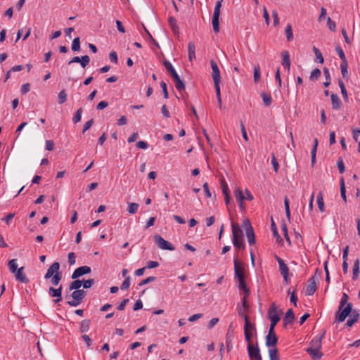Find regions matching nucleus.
<instances>
[{"label":"nucleus","mask_w":360,"mask_h":360,"mask_svg":"<svg viewBox=\"0 0 360 360\" xmlns=\"http://www.w3.org/2000/svg\"><path fill=\"white\" fill-rule=\"evenodd\" d=\"M313 51L316 56V58L317 61L319 63H321V64L323 63V62H324L323 57L322 53L320 51V50L318 48H316V46H314Z\"/></svg>","instance_id":"37"},{"label":"nucleus","mask_w":360,"mask_h":360,"mask_svg":"<svg viewBox=\"0 0 360 360\" xmlns=\"http://www.w3.org/2000/svg\"><path fill=\"white\" fill-rule=\"evenodd\" d=\"M160 86L162 89L164 98H168L169 95H168V91H167V84L164 81H162L160 82Z\"/></svg>","instance_id":"58"},{"label":"nucleus","mask_w":360,"mask_h":360,"mask_svg":"<svg viewBox=\"0 0 360 360\" xmlns=\"http://www.w3.org/2000/svg\"><path fill=\"white\" fill-rule=\"evenodd\" d=\"M295 316L292 309H288L283 318V326L286 327L288 325L292 324L295 321Z\"/></svg>","instance_id":"14"},{"label":"nucleus","mask_w":360,"mask_h":360,"mask_svg":"<svg viewBox=\"0 0 360 360\" xmlns=\"http://www.w3.org/2000/svg\"><path fill=\"white\" fill-rule=\"evenodd\" d=\"M82 285V281L78 280V279L77 280H75L74 281L70 283V284L69 285V290H80L79 288H81Z\"/></svg>","instance_id":"32"},{"label":"nucleus","mask_w":360,"mask_h":360,"mask_svg":"<svg viewBox=\"0 0 360 360\" xmlns=\"http://www.w3.org/2000/svg\"><path fill=\"white\" fill-rule=\"evenodd\" d=\"M188 51L189 60L192 61L193 59H195V46L193 42L191 41L188 43Z\"/></svg>","instance_id":"26"},{"label":"nucleus","mask_w":360,"mask_h":360,"mask_svg":"<svg viewBox=\"0 0 360 360\" xmlns=\"http://www.w3.org/2000/svg\"><path fill=\"white\" fill-rule=\"evenodd\" d=\"M286 38L288 41L293 39L292 28L290 24H288L285 27Z\"/></svg>","instance_id":"43"},{"label":"nucleus","mask_w":360,"mask_h":360,"mask_svg":"<svg viewBox=\"0 0 360 360\" xmlns=\"http://www.w3.org/2000/svg\"><path fill=\"white\" fill-rule=\"evenodd\" d=\"M58 103L60 104H63L67 101V94L64 89L61 90L59 92V94L58 95Z\"/></svg>","instance_id":"48"},{"label":"nucleus","mask_w":360,"mask_h":360,"mask_svg":"<svg viewBox=\"0 0 360 360\" xmlns=\"http://www.w3.org/2000/svg\"><path fill=\"white\" fill-rule=\"evenodd\" d=\"M139 207V205L138 203H136V202H129L128 203L127 211L130 214H135L136 212H137Z\"/></svg>","instance_id":"36"},{"label":"nucleus","mask_w":360,"mask_h":360,"mask_svg":"<svg viewBox=\"0 0 360 360\" xmlns=\"http://www.w3.org/2000/svg\"><path fill=\"white\" fill-rule=\"evenodd\" d=\"M82 113V108H79L75 113L74 117L72 118V121L74 123H77L81 120Z\"/></svg>","instance_id":"49"},{"label":"nucleus","mask_w":360,"mask_h":360,"mask_svg":"<svg viewBox=\"0 0 360 360\" xmlns=\"http://www.w3.org/2000/svg\"><path fill=\"white\" fill-rule=\"evenodd\" d=\"M340 194L341 197L345 201V202H347V195H346V188L345 184V180L343 177H341L340 179Z\"/></svg>","instance_id":"29"},{"label":"nucleus","mask_w":360,"mask_h":360,"mask_svg":"<svg viewBox=\"0 0 360 360\" xmlns=\"http://www.w3.org/2000/svg\"><path fill=\"white\" fill-rule=\"evenodd\" d=\"M163 65L166 70L169 72L171 77L175 82V86L177 91H181L185 89L184 82L180 79L175 69L169 61L165 60Z\"/></svg>","instance_id":"3"},{"label":"nucleus","mask_w":360,"mask_h":360,"mask_svg":"<svg viewBox=\"0 0 360 360\" xmlns=\"http://www.w3.org/2000/svg\"><path fill=\"white\" fill-rule=\"evenodd\" d=\"M233 243H237L238 240H243V233L238 224L232 223Z\"/></svg>","instance_id":"9"},{"label":"nucleus","mask_w":360,"mask_h":360,"mask_svg":"<svg viewBox=\"0 0 360 360\" xmlns=\"http://www.w3.org/2000/svg\"><path fill=\"white\" fill-rule=\"evenodd\" d=\"M243 226L245 228V232L247 231V230H250V229H253L252 226H251V224H250L249 219H245L243 220Z\"/></svg>","instance_id":"63"},{"label":"nucleus","mask_w":360,"mask_h":360,"mask_svg":"<svg viewBox=\"0 0 360 360\" xmlns=\"http://www.w3.org/2000/svg\"><path fill=\"white\" fill-rule=\"evenodd\" d=\"M233 264L235 277L237 278L238 279L244 278L245 269L243 264L238 260L237 257H234Z\"/></svg>","instance_id":"7"},{"label":"nucleus","mask_w":360,"mask_h":360,"mask_svg":"<svg viewBox=\"0 0 360 360\" xmlns=\"http://www.w3.org/2000/svg\"><path fill=\"white\" fill-rule=\"evenodd\" d=\"M8 266L9 270L13 274L15 273V271L18 269L16 259H11L8 263Z\"/></svg>","instance_id":"34"},{"label":"nucleus","mask_w":360,"mask_h":360,"mask_svg":"<svg viewBox=\"0 0 360 360\" xmlns=\"http://www.w3.org/2000/svg\"><path fill=\"white\" fill-rule=\"evenodd\" d=\"M156 279L155 276H150L141 281V282L139 284V286H142L143 285H146L150 282L154 281Z\"/></svg>","instance_id":"57"},{"label":"nucleus","mask_w":360,"mask_h":360,"mask_svg":"<svg viewBox=\"0 0 360 360\" xmlns=\"http://www.w3.org/2000/svg\"><path fill=\"white\" fill-rule=\"evenodd\" d=\"M62 289L63 287L61 285L58 288H54L53 287H50L49 288V295L51 297H56V300L53 302L57 304L63 300L62 297Z\"/></svg>","instance_id":"8"},{"label":"nucleus","mask_w":360,"mask_h":360,"mask_svg":"<svg viewBox=\"0 0 360 360\" xmlns=\"http://www.w3.org/2000/svg\"><path fill=\"white\" fill-rule=\"evenodd\" d=\"M308 282H309V284L307 285V288H306V295L310 296V295H312L316 290V283L315 277L314 276L311 277L309 279Z\"/></svg>","instance_id":"15"},{"label":"nucleus","mask_w":360,"mask_h":360,"mask_svg":"<svg viewBox=\"0 0 360 360\" xmlns=\"http://www.w3.org/2000/svg\"><path fill=\"white\" fill-rule=\"evenodd\" d=\"M271 229H272L273 235H274V237L276 238V240L278 242L282 241V238H281V236H279V234L278 233L276 224L274 223L273 219H271Z\"/></svg>","instance_id":"44"},{"label":"nucleus","mask_w":360,"mask_h":360,"mask_svg":"<svg viewBox=\"0 0 360 360\" xmlns=\"http://www.w3.org/2000/svg\"><path fill=\"white\" fill-rule=\"evenodd\" d=\"M91 269L89 266H82L80 267H78L77 269H76L73 274H72V276L71 278L72 279H76L84 274H89L91 273Z\"/></svg>","instance_id":"10"},{"label":"nucleus","mask_w":360,"mask_h":360,"mask_svg":"<svg viewBox=\"0 0 360 360\" xmlns=\"http://www.w3.org/2000/svg\"><path fill=\"white\" fill-rule=\"evenodd\" d=\"M320 350H321V349L308 347L306 349V352L310 355V356L312 358V359L319 360L323 356V353L321 352Z\"/></svg>","instance_id":"17"},{"label":"nucleus","mask_w":360,"mask_h":360,"mask_svg":"<svg viewBox=\"0 0 360 360\" xmlns=\"http://www.w3.org/2000/svg\"><path fill=\"white\" fill-rule=\"evenodd\" d=\"M347 67H348L347 61L341 62V64H340L341 74L344 78H348Z\"/></svg>","instance_id":"35"},{"label":"nucleus","mask_w":360,"mask_h":360,"mask_svg":"<svg viewBox=\"0 0 360 360\" xmlns=\"http://www.w3.org/2000/svg\"><path fill=\"white\" fill-rule=\"evenodd\" d=\"M335 51H336L337 53L338 54V56H340L342 62L347 61L345 53H344L342 49L340 46H337L335 48Z\"/></svg>","instance_id":"51"},{"label":"nucleus","mask_w":360,"mask_h":360,"mask_svg":"<svg viewBox=\"0 0 360 360\" xmlns=\"http://www.w3.org/2000/svg\"><path fill=\"white\" fill-rule=\"evenodd\" d=\"M234 194H235V197H236L237 202L243 201L245 198V197L243 193V191L240 188H237L234 191Z\"/></svg>","instance_id":"42"},{"label":"nucleus","mask_w":360,"mask_h":360,"mask_svg":"<svg viewBox=\"0 0 360 360\" xmlns=\"http://www.w3.org/2000/svg\"><path fill=\"white\" fill-rule=\"evenodd\" d=\"M332 108L334 110H339L341 108L342 102L338 95L332 94L330 95Z\"/></svg>","instance_id":"21"},{"label":"nucleus","mask_w":360,"mask_h":360,"mask_svg":"<svg viewBox=\"0 0 360 360\" xmlns=\"http://www.w3.org/2000/svg\"><path fill=\"white\" fill-rule=\"evenodd\" d=\"M94 124V119H91L89 120V121H87L84 127H83V129H82V133H85L88 129H90V127L93 125Z\"/></svg>","instance_id":"59"},{"label":"nucleus","mask_w":360,"mask_h":360,"mask_svg":"<svg viewBox=\"0 0 360 360\" xmlns=\"http://www.w3.org/2000/svg\"><path fill=\"white\" fill-rule=\"evenodd\" d=\"M233 339V332L231 330V326L229 327L228 332L226 335V345L228 352H229L232 349V340Z\"/></svg>","instance_id":"20"},{"label":"nucleus","mask_w":360,"mask_h":360,"mask_svg":"<svg viewBox=\"0 0 360 360\" xmlns=\"http://www.w3.org/2000/svg\"><path fill=\"white\" fill-rule=\"evenodd\" d=\"M244 321H245L244 331L252 333L256 330L255 325L250 323L249 318L247 315H244Z\"/></svg>","instance_id":"24"},{"label":"nucleus","mask_w":360,"mask_h":360,"mask_svg":"<svg viewBox=\"0 0 360 360\" xmlns=\"http://www.w3.org/2000/svg\"><path fill=\"white\" fill-rule=\"evenodd\" d=\"M94 283H95V281H94V279H93V278H89L86 281H82V285H83L84 288H91L94 284Z\"/></svg>","instance_id":"54"},{"label":"nucleus","mask_w":360,"mask_h":360,"mask_svg":"<svg viewBox=\"0 0 360 360\" xmlns=\"http://www.w3.org/2000/svg\"><path fill=\"white\" fill-rule=\"evenodd\" d=\"M90 320L89 319H84L81 321L80 323V327H79V331L80 333H84L89 330L90 328Z\"/></svg>","instance_id":"27"},{"label":"nucleus","mask_w":360,"mask_h":360,"mask_svg":"<svg viewBox=\"0 0 360 360\" xmlns=\"http://www.w3.org/2000/svg\"><path fill=\"white\" fill-rule=\"evenodd\" d=\"M68 263L70 265H73L75 264L76 262V260H75V254L74 252H70L68 254Z\"/></svg>","instance_id":"62"},{"label":"nucleus","mask_w":360,"mask_h":360,"mask_svg":"<svg viewBox=\"0 0 360 360\" xmlns=\"http://www.w3.org/2000/svg\"><path fill=\"white\" fill-rule=\"evenodd\" d=\"M261 71L259 65L255 66L254 68V82L258 83L260 81Z\"/></svg>","instance_id":"41"},{"label":"nucleus","mask_w":360,"mask_h":360,"mask_svg":"<svg viewBox=\"0 0 360 360\" xmlns=\"http://www.w3.org/2000/svg\"><path fill=\"white\" fill-rule=\"evenodd\" d=\"M318 143H319L318 139L316 138L314 139V144L313 148H312V149L311 150V165H314V163L316 162V153Z\"/></svg>","instance_id":"31"},{"label":"nucleus","mask_w":360,"mask_h":360,"mask_svg":"<svg viewBox=\"0 0 360 360\" xmlns=\"http://www.w3.org/2000/svg\"><path fill=\"white\" fill-rule=\"evenodd\" d=\"M80 65L82 68H86L89 63V61H90V58L89 57V56L87 55H85V56H83L80 58Z\"/></svg>","instance_id":"50"},{"label":"nucleus","mask_w":360,"mask_h":360,"mask_svg":"<svg viewBox=\"0 0 360 360\" xmlns=\"http://www.w3.org/2000/svg\"><path fill=\"white\" fill-rule=\"evenodd\" d=\"M272 16L274 18V26L276 27L279 25L280 20H279L278 12L276 10H274L272 11Z\"/></svg>","instance_id":"60"},{"label":"nucleus","mask_w":360,"mask_h":360,"mask_svg":"<svg viewBox=\"0 0 360 360\" xmlns=\"http://www.w3.org/2000/svg\"><path fill=\"white\" fill-rule=\"evenodd\" d=\"M86 292L84 290H77L72 292L71 297L72 300L68 301V304L71 307H77L79 305L83 299L85 297Z\"/></svg>","instance_id":"4"},{"label":"nucleus","mask_w":360,"mask_h":360,"mask_svg":"<svg viewBox=\"0 0 360 360\" xmlns=\"http://www.w3.org/2000/svg\"><path fill=\"white\" fill-rule=\"evenodd\" d=\"M51 278V283L53 285H58L62 279L61 272L55 274L54 276H53Z\"/></svg>","instance_id":"38"},{"label":"nucleus","mask_w":360,"mask_h":360,"mask_svg":"<svg viewBox=\"0 0 360 360\" xmlns=\"http://www.w3.org/2000/svg\"><path fill=\"white\" fill-rule=\"evenodd\" d=\"M72 50L73 51H78L80 49V39L79 37H76L73 39L72 43Z\"/></svg>","instance_id":"47"},{"label":"nucleus","mask_w":360,"mask_h":360,"mask_svg":"<svg viewBox=\"0 0 360 360\" xmlns=\"http://www.w3.org/2000/svg\"><path fill=\"white\" fill-rule=\"evenodd\" d=\"M169 24L170 25L173 32L174 33H177L178 31H179V27L176 25V20L175 18H174L172 16L169 17Z\"/></svg>","instance_id":"46"},{"label":"nucleus","mask_w":360,"mask_h":360,"mask_svg":"<svg viewBox=\"0 0 360 360\" xmlns=\"http://www.w3.org/2000/svg\"><path fill=\"white\" fill-rule=\"evenodd\" d=\"M210 64H211V68L212 70V77L213 79V81L214 82H220V79H221L220 71L218 68L217 63L214 60H212L210 61Z\"/></svg>","instance_id":"13"},{"label":"nucleus","mask_w":360,"mask_h":360,"mask_svg":"<svg viewBox=\"0 0 360 360\" xmlns=\"http://www.w3.org/2000/svg\"><path fill=\"white\" fill-rule=\"evenodd\" d=\"M351 313H352V314L350 316V318L347 320V321L346 323V325L348 327L352 326L354 325V323H356L359 318V314L356 310H354V311L352 310Z\"/></svg>","instance_id":"23"},{"label":"nucleus","mask_w":360,"mask_h":360,"mask_svg":"<svg viewBox=\"0 0 360 360\" xmlns=\"http://www.w3.org/2000/svg\"><path fill=\"white\" fill-rule=\"evenodd\" d=\"M327 24H328V28L331 31L334 32L335 30V28H336L335 22L334 21H333L330 17H328L327 19Z\"/></svg>","instance_id":"61"},{"label":"nucleus","mask_w":360,"mask_h":360,"mask_svg":"<svg viewBox=\"0 0 360 360\" xmlns=\"http://www.w3.org/2000/svg\"><path fill=\"white\" fill-rule=\"evenodd\" d=\"M136 146L139 148H141V149H147L148 148V144L147 143V142L146 141H139L136 143Z\"/></svg>","instance_id":"64"},{"label":"nucleus","mask_w":360,"mask_h":360,"mask_svg":"<svg viewBox=\"0 0 360 360\" xmlns=\"http://www.w3.org/2000/svg\"><path fill=\"white\" fill-rule=\"evenodd\" d=\"M269 354L270 360H280L278 356V352L276 348L269 349Z\"/></svg>","instance_id":"39"},{"label":"nucleus","mask_w":360,"mask_h":360,"mask_svg":"<svg viewBox=\"0 0 360 360\" xmlns=\"http://www.w3.org/2000/svg\"><path fill=\"white\" fill-rule=\"evenodd\" d=\"M248 352L250 360H262L257 344L253 345L252 343H248Z\"/></svg>","instance_id":"6"},{"label":"nucleus","mask_w":360,"mask_h":360,"mask_svg":"<svg viewBox=\"0 0 360 360\" xmlns=\"http://www.w3.org/2000/svg\"><path fill=\"white\" fill-rule=\"evenodd\" d=\"M267 316L271 321L269 330L266 337V345L269 347H275L278 342V338L275 333V326L280 321V316L277 314V307L275 303L270 306Z\"/></svg>","instance_id":"1"},{"label":"nucleus","mask_w":360,"mask_h":360,"mask_svg":"<svg viewBox=\"0 0 360 360\" xmlns=\"http://www.w3.org/2000/svg\"><path fill=\"white\" fill-rule=\"evenodd\" d=\"M282 56V65L288 70H290V55L288 51H283L281 53Z\"/></svg>","instance_id":"19"},{"label":"nucleus","mask_w":360,"mask_h":360,"mask_svg":"<svg viewBox=\"0 0 360 360\" xmlns=\"http://www.w3.org/2000/svg\"><path fill=\"white\" fill-rule=\"evenodd\" d=\"M338 84L340 88L341 93H342V97H343L345 101H348L347 91L346 87L345 86V84L341 79H339Z\"/></svg>","instance_id":"28"},{"label":"nucleus","mask_w":360,"mask_h":360,"mask_svg":"<svg viewBox=\"0 0 360 360\" xmlns=\"http://www.w3.org/2000/svg\"><path fill=\"white\" fill-rule=\"evenodd\" d=\"M271 164L273 165L274 171L276 172H278L279 164L278 163L275 155L274 153L271 154Z\"/></svg>","instance_id":"55"},{"label":"nucleus","mask_w":360,"mask_h":360,"mask_svg":"<svg viewBox=\"0 0 360 360\" xmlns=\"http://www.w3.org/2000/svg\"><path fill=\"white\" fill-rule=\"evenodd\" d=\"M238 280L239 283L238 288L244 292V295H245V297H248L250 295V290L249 288L247 287L245 278Z\"/></svg>","instance_id":"25"},{"label":"nucleus","mask_w":360,"mask_h":360,"mask_svg":"<svg viewBox=\"0 0 360 360\" xmlns=\"http://www.w3.org/2000/svg\"><path fill=\"white\" fill-rule=\"evenodd\" d=\"M262 98L264 102V104L266 106H269L271 104L272 98L269 94L262 93Z\"/></svg>","instance_id":"40"},{"label":"nucleus","mask_w":360,"mask_h":360,"mask_svg":"<svg viewBox=\"0 0 360 360\" xmlns=\"http://www.w3.org/2000/svg\"><path fill=\"white\" fill-rule=\"evenodd\" d=\"M284 206L286 217L288 221H290V201L287 196L284 198Z\"/></svg>","instance_id":"33"},{"label":"nucleus","mask_w":360,"mask_h":360,"mask_svg":"<svg viewBox=\"0 0 360 360\" xmlns=\"http://www.w3.org/2000/svg\"><path fill=\"white\" fill-rule=\"evenodd\" d=\"M59 269L60 264L58 262H53L47 269V271L44 276V278L48 280L54 276L55 274L60 273Z\"/></svg>","instance_id":"11"},{"label":"nucleus","mask_w":360,"mask_h":360,"mask_svg":"<svg viewBox=\"0 0 360 360\" xmlns=\"http://www.w3.org/2000/svg\"><path fill=\"white\" fill-rule=\"evenodd\" d=\"M276 260L279 265V271L282 274H289V269L288 266L285 264L284 261L280 258L279 257H276Z\"/></svg>","instance_id":"22"},{"label":"nucleus","mask_w":360,"mask_h":360,"mask_svg":"<svg viewBox=\"0 0 360 360\" xmlns=\"http://www.w3.org/2000/svg\"><path fill=\"white\" fill-rule=\"evenodd\" d=\"M337 165L340 174L344 173L345 172V165L343 162L342 158L340 157L338 160Z\"/></svg>","instance_id":"52"},{"label":"nucleus","mask_w":360,"mask_h":360,"mask_svg":"<svg viewBox=\"0 0 360 360\" xmlns=\"http://www.w3.org/2000/svg\"><path fill=\"white\" fill-rule=\"evenodd\" d=\"M129 285H130V276H127L123 281V283L121 285V289L122 290H127L129 288Z\"/></svg>","instance_id":"56"},{"label":"nucleus","mask_w":360,"mask_h":360,"mask_svg":"<svg viewBox=\"0 0 360 360\" xmlns=\"http://www.w3.org/2000/svg\"><path fill=\"white\" fill-rule=\"evenodd\" d=\"M326 334V331L324 330L323 333L320 336L315 337L310 342L311 348H316V349H321V345H322V339L323 338L324 335Z\"/></svg>","instance_id":"18"},{"label":"nucleus","mask_w":360,"mask_h":360,"mask_svg":"<svg viewBox=\"0 0 360 360\" xmlns=\"http://www.w3.org/2000/svg\"><path fill=\"white\" fill-rule=\"evenodd\" d=\"M349 296L343 292L338 311L335 313V321L342 322L349 316L352 310V304L348 302Z\"/></svg>","instance_id":"2"},{"label":"nucleus","mask_w":360,"mask_h":360,"mask_svg":"<svg viewBox=\"0 0 360 360\" xmlns=\"http://www.w3.org/2000/svg\"><path fill=\"white\" fill-rule=\"evenodd\" d=\"M219 14H220V9L214 8L212 23L213 30L215 32H218L219 30Z\"/></svg>","instance_id":"16"},{"label":"nucleus","mask_w":360,"mask_h":360,"mask_svg":"<svg viewBox=\"0 0 360 360\" xmlns=\"http://www.w3.org/2000/svg\"><path fill=\"white\" fill-rule=\"evenodd\" d=\"M246 236L248 240V243L250 245L255 244V236L253 229L250 230H247Z\"/></svg>","instance_id":"30"},{"label":"nucleus","mask_w":360,"mask_h":360,"mask_svg":"<svg viewBox=\"0 0 360 360\" xmlns=\"http://www.w3.org/2000/svg\"><path fill=\"white\" fill-rule=\"evenodd\" d=\"M321 75V70L319 68H315L311 71L309 79L311 80H316L320 77Z\"/></svg>","instance_id":"45"},{"label":"nucleus","mask_w":360,"mask_h":360,"mask_svg":"<svg viewBox=\"0 0 360 360\" xmlns=\"http://www.w3.org/2000/svg\"><path fill=\"white\" fill-rule=\"evenodd\" d=\"M323 266H324V271H325V273H326V282L329 284L330 282V274H329V270H328V261H326L323 264Z\"/></svg>","instance_id":"53"},{"label":"nucleus","mask_w":360,"mask_h":360,"mask_svg":"<svg viewBox=\"0 0 360 360\" xmlns=\"http://www.w3.org/2000/svg\"><path fill=\"white\" fill-rule=\"evenodd\" d=\"M154 240L157 245L162 250H167L171 251L175 250V247L172 243L165 240L162 236L159 235H155L154 236Z\"/></svg>","instance_id":"5"},{"label":"nucleus","mask_w":360,"mask_h":360,"mask_svg":"<svg viewBox=\"0 0 360 360\" xmlns=\"http://www.w3.org/2000/svg\"><path fill=\"white\" fill-rule=\"evenodd\" d=\"M15 274V278L16 281L22 283H27L30 281L24 272V267L19 268Z\"/></svg>","instance_id":"12"}]
</instances>
